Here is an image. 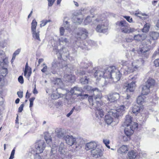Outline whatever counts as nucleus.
Instances as JSON below:
<instances>
[{
  "mask_svg": "<svg viewBox=\"0 0 159 159\" xmlns=\"http://www.w3.org/2000/svg\"><path fill=\"white\" fill-rule=\"evenodd\" d=\"M44 139L47 143H49L51 142V138L49 135H45Z\"/></svg>",
  "mask_w": 159,
  "mask_h": 159,
  "instance_id": "nucleus-44",
  "label": "nucleus"
},
{
  "mask_svg": "<svg viewBox=\"0 0 159 159\" xmlns=\"http://www.w3.org/2000/svg\"><path fill=\"white\" fill-rule=\"evenodd\" d=\"M59 65V63H56L55 61H53L52 64V68L53 69H58V65Z\"/></svg>",
  "mask_w": 159,
  "mask_h": 159,
  "instance_id": "nucleus-47",
  "label": "nucleus"
},
{
  "mask_svg": "<svg viewBox=\"0 0 159 159\" xmlns=\"http://www.w3.org/2000/svg\"><path fill=\"white\" fill-rule=\"evenodd\" d=\"M131 125V126L134 128H137L138 127V124L132 121V117L129 115H126L125 119V121L123 124V126H128Z\"/></svg>",
  "mask_w": 159,
  "mask_h": 159,
  "instance_id": "nucleus-12",
  "label": "nucleus"
},
{
  "mask_svg": "<svg viewBox=\"0 0 159 159\" xmlns=\"http://www.w3.org/2000/svg\"><path fill=\"white\" fill-rule=\"evenodd\" d=\"M124 17L129 22L131 23L132 22V18H130V17L125 16H124Z\"/></svg>",
  "mask_w": 159,
  "mask_h": 159,
  "instance_id": "nucleus-52",
  "label": "nucleus"
},
{
  "mask_svg": "<svg viewBox=\"0 0 159 159\" xmlns=\"http://www.w3.org/2000/svg\"><path fill=\"white\" fill-rule=\"evenodd\" d=\"M135 15L140 18H141L142 16H144L145 15V14L143 13L139 12H136L135 13Z\"/></svg>",
  "mask_w": 159,
  "mask_h": 159,
  "instance_id": "nucleus-49",
  "label": "nucleus"
},
{
  "mask_svg": "<svg viewBox=\"0 0 159 159\" xmlns=\"http://www.w3.org/2000/svg\"><path fill=\"white\" fill-rule=\"evenodd\" d=\"M107 99L111 102H112L117 100L120 98L119 94L116 92L111 93L107 96Z\"/></svg>",
  "mask_w": 159,
  "mask_h": 159,
  "instance_id": "nucleus-16",
  "label": "nucleus"
},
{
  "mask_svg": "<svg viewBox=\"0 0 159 159\" xmlns=\"http://www.w3.org/2000/svg\"><path fill=\"white\" fill-rule=\"evenodd\" d=\"M149 24L148 23H146L144 25L143 28L142 29V31L145 33L147 32L149 30Z\"/></svg>",
  "mask_w": 159,
  "mask_h": 159,
  "instance_id": "nucleus-42",
  "label": "nucleus"
},
{
  "mask_svg": "<svg viewBox=\"0 0 159 159\" xmlns=\"http://www.w3.org/2000/svg\"><path fill=\"white\" fill-rule=\"evenodd\" d=\"M96 18L95 20V24L98 23L96 28V31L98 32L105 33L108 29V22L105 17L102 16H95Z\"/></svg>",
  "mask_w": 159,
  "mask_h": 159,
  "instance_id": "nucleus-4",
  "label": "nucleus"
},
{
  "mask_svg": "<svg viewBox=\"0 0 159 159\" xmlns=\"http://www.w3.org/2000/svg\"><path fill=\"white\" fill-rule=\"evenodd\" d=\"M150 36L152 38V39L151 38H149V39L152 40V44L154 43L155 45V41H154V43H152V41L153 40H157L158 39L159 37V33L156 32H151L149 33ZM147 39H148L147 38Z\"/></svg>",
  "mask_w": 159,
  "mask_h": 159,
  "instance_id": "nucleus-22",
  "label": "nucleus"
},
{
  "mask_svg": "<svg viewBox=\"0 0 159 159\" xmlns=\"http://www.w3.org/2000/svg\"><path fill=\"white\" fill-rule=\"evenodd\" d=\"M56 0H48V6L49 7L52 6Z\"/></svg>",
  "mask_w": 159,
  "mask_h": 159,
  "instance_id": "nucleus-50",
  "label": "nucleus"
},
{
  "mask_svg": "<svg viewBox=\"0 0 159 159\" xmlns=\"http://www.w3.org/2000/svg\"><path fill=\"white\" fill-rule=\"evenodd\" d=\"M134 40V38L128 37L126 38V41L127 42L129 43L131 42Z\"/></svg>",
  "mask_w": 159,
  "mask_h": 159,
  "instance_id": "nucleus-58",
  "label": "nucleus"
},
{
  "mask_svg": "<svg viewBox=\"0 0 159 159\" xmlns=\"http://www.w3.org/2000/svg\"><path fill=\"white\" fill-rule=\"evenodd\" d=\"M89 79L87 77L81 78L80 79V82L82 84H88L89 81Z\"/></svg>",
  "mask_w": 159,
  "mask_h": 159,
  "instance_id": "nucleus-38",
  "label": "nucleus"
},
{
  "mask_svg": "<svg viewBox=\"0 0 159 159\" xmlns=\"http://www.w3.org/2000/svg\"><path fill=\"white\" fill-rule=\"evenodd\" d=\"M23 92L22 91H19L17 92V94L18 97L20 98H21L23 97Z\"/></svg>",
  "mask_w": 159,
  "mask_h": 159,
  "instance_id": "nucleus-57",
  "label": "nucleus"
},
{
  "mask_svg": "<svg viewBox=\"0 0 159 159\" xmlns=\"http://www.w3.org/2000/svg\"><path fill=\"white\" fill-rule=\"evenodd\" d=\"M64 81L70 82H72L75 80L74 76L71 74H66L64 76Z\"/></svg>",
  "mask_w": 159,
  "mask_h": 159,
  "instance_id": "nucleus-23",
  "label": "nucleus"
},
{
  "mask_svg": "<svg viewBox=\"0 0 159 159\" xmlns=\"http://www.w3.org/2000/svg\"><path fill=\"white\" fill-rule=\"evenodd\" d=\"M18 81L21 84H23L24 83V79L22 76H20L18 78Z\"/></svg>",
  "mask_w": 159,
  "mask_h": 159,
  "instance_id": "nucleus-51",
  "label": "nucleus"
},
{
  "mask_svg": "<svg viewBox=\"0 0 159 159\" xmlns=\"http://www.w3.org/2000/svg\"><path fill=\"white\" fill-rule=\"evenodd\" d=\"M43 68L41 69V71L43 73H45L47 71L48 68L47 66L45 63H43L42 65Z\"/></svg>",
  "mask_w": 159,
  "mask_h": 159,
  "instance_id": "nucleus-46",
  "label": "nucleus"
},
{
  "mask_svg": "<svg viewBox=\"0 0 159 159\" xmlns=\"http://www.w3.org/2000/svg\"><path fill=\"white\" fill-rule=\"evenodd\" d=\"M88 32L85 29H82L77 34V37L82 39H85L87 36Z\"/></svg>",
  "mask_w": 159,
  "mask_h": 159,
  "instance_id": "nucleus-18",
  "label": "nucleus"
},
{
  "mask_svg": "<svg viewBox=\"0 0 159 159\" xmlns=\"http://www.w3.org/2000/svg\"><path fill=\"white\" fill-rule=\"evenodd\" d=\"M55 84L58 85L59 87L61 88L63 86V83L60 78H57L55 80Z\"/></svg>",
  "mask_w": 159,
  "mask_h": 159,
  "instance_id": "nucleus-34",
  "label": "nucleus"
},
{
  "mask_svg": "<svg viewBox=\"0 0 159 159\" xmlns=\"http://www.w3.org/2000/svg\"><path fill=\"white\" fill-rule=\"evenodd\" d=\"M141 94L143 95L148 94L150 92V88L147 85H144L142 86Z\"/></svg>",
  "mask_w": 159,
  "mask_h": 159,
  "instance_id": "nucleus-27",
  "label": "nucleus"
},
{
  "mask_svg": "<svg viewBox=\"0 0 159 159\" xmlns=\"http://www.w3.org/2000/svg\"><path fill=\"white\" fill-rule=\"evenodd\" d=\"M116 25L118 26L121 31L124 33L129 34L135 31V29L130 27L128 23L125 20L117 21L116 23Z\"/></svg>",
  "mask_w": 159,
  "mask_h": 159,
  "instance_id": "nucleus-6",
  "label": "nucleus"
},
{
  "mask_svg": "<svg viewBox=\"0 0 159 159\" xmlns=\"http://www.w3.org/2000/svg\"><path fill=\"white\" fill-rule=\"evenodd\" d=\"M86 89L88 90H91L93 92V95L88 98L90 108L96 110L95 116L97 117L98 119L102 117L104 114L102 110L100 108L102 104L100 100L102 97L101 92L96 88L92 89L89 86H88Z\"/></svg>",
  "mask_w": 159,
  "mask_h": 159,
  "instance_id": "nucleus-3",
  "label": "nucleus"
},
{
  "mask_svg": "<svg viewBox=\"0 0 159 159\" xmlns=\"http://www.w3.org/2000/svg\"><path fill=\"white\" fill-rule=\"evenodd\" d=\"M57 150V148L56 144H54V145L52 146L50 156L51 159H63L65 158H72V156L68 152H66L67 153L65 154L62 157H59L56 154Z\"/></svg>",
  "mask_w": 159,
  "mask_h": 159,
  "instance_id": "nucleus-10",
  "label": "nucleus"
},
{
  "mask_svg": "<svg viewBox=\"0 0 159 159\" xmlns=\"http://www.w3.org/2000/svg\"><path fill=\"white\" fill-rule=\"evenodd\" d=\"M128 155L129 157L132 158H135L136 156V153L133 150L129 152L128 154Z\"/></svg>",
  "mask_w": 159,
  "mask_h": 159,
  "instance_id": "nucleus-37",
  "label": "nucleus"
},
{
  "mask_svg": "<svg viewBox=\"0 0 159 159\" xmlns=\"http://www.w3.org/2000/svg\"><path fill=\"white\" fill-rule=\"evenodd\" d=\"M20 51V49H18L16 50L13 54L12 59L11 60V62H13V61L15 60L16 56L19 54Z\"/></svg>",
  "mask_w": 159,
  "mask_h": 159,
  "instance_id": "nucleus-40",
  "label": "nucleus"
},
{
  "mask_svg": "<svg viewBox=\"0 0 159 159\" xmlns=\"http://www.w3.org/2000/svg\"><path fill=\"white\" fill-rule=\"evenodd\" d=\"M57 136L59 137L63 138L67 144L70 146H72L75 143L76 139L75 138L73 137L72 135H67L64 136L62 133V129H60L58 130Z\"/></svg>",
  "mask_w": 159,
  "mask_h": 159,
  "instance_id": "nucleus-9",
  "label": "nucleus"
},
{
  "mask_svg": "<svg viewBox=\"0 0 159 159\" xmlns=\"http://www.w3.org/2000/svg\"><path fill=\"white\" fill-rule=\"evenodd\" d=\"M51 21L50 20H44L41 21L40 25L41 27H42L43 26L47 24L48 22Z\"/></svg>",
  "mask_w": 159,
  "mask_h": 159,
  "instance_id": "nucleus-41",
  "label": "nucleus"
},
{
  "mask_svg": "<svg viewBox=\"0 0 159 159\" xmlns=\"http://www.w3.org/2000/svg\"><path fill=\"white\" fill-rule=\"evenodd\" d=\"M124 126L125 127L124 130L125 134L128 137H130L133 134L134 129L136 128L131 126V125L130 126L129 125Z\"/></svg>",
  "mask_w": 159,
  "mask_h": 159,
  "instance_id": "nucleus-17",
  "label": "nucleus"
},
{
  "mask_svg": "<svg viewBox=\"0 0 159 159\" xmlns=\"http://www.w3.org/2000/svg\"><path fill=\"white\" fill-rule=\"evenodd\" d=\"M15 153V150L13 149L11 151L10 157L14 158V155Z\"/></svg>",
  "mask_w": 159,
  "mask_h": 159,
  "instance_id": "nucleus-62",
  "label": "nucleus"
},
{
  "mask_svg": "<svg viewBox=\"0 0 159 159\" xmlns=\"http://www.w3.org/2000/svg\"><path fill=\"white\" fill-rule=\"evenodd\" d=\"M79 96L80 97V98L84 99L87 98L88 97V95L87 94L83 95L82 93H79L77 97Z\"/></svg>",
  "mask_w": 159,
  "mask_h": 159,
  "instance_id": "nucleus-48",
  "label": "nucleus"
},
{
  "mask_svg": "<svg viewBox=\"0 0 159 159\" xmlns=\"http://www.w3.org/2000/svg\"><path fill=\"white\" fill-rule=\"evenodd\" d=\"M154 64L156 67L159 66V59H156L155 60Z\"/></svg>",
  "mask_w": 159,
  "mask_h": 159,
  "instance_id": "nucleus-54",
  "label": "nucleus"
},
{
  "mask_svg": "<svg viewBox=\"0 0 159 159\" xmlns=\"http://www.w3.org/2000/svg\"><path fill=\"white\" fill-rule=\"evenodd\" d=\"M24 107V105L22 104H21L20 106L18 108V111L19 112H22L23 110V108Z\"/></svg>",
  "mask_w": 159,
  "mask_h": 159,
  "instance_id": "nucleus-56",
  "label": "nucleus"
},
{
  "mask_svg": "<svg viewBox=\"0 0 159 159\" xmlns=\"http://www.w3.org/2000/svg\"><path fill=\"white\" fill-rule=\"evenodd\" d=\"M58 151L61 155V157H62L65 154L67 153L66 152V149L63 143H61L59 147Z\"/></svg>",
  "mask_w": 159,
  "mask_h": 159,
  "instance_id": "nucleus-26",
  "label": "nucleus"
},
{
  "mask_svg": "<svg viewBox=\"0 0 159 159\" xmlns=\"http://www.w3.org/2000/svg\"><path fill=\"white\" fill-rule=\"evenodd\" d=\"M156 25L158 29H159V19L157 20Z\"/></svg>",
  "mask_w": 159,
  "mask_h": 159,
  "instance_id": "nucleus-64",
  "label": "nucleus"
},
{
  "mask_svg": "<svg viewBox=\"0 0 159 159\" xmlns=\"http://www.w3.org/2000/svg\"><path fill=\"white\" fill-rule=\"evenodd\" d=\"M63 25L66 28V29H68L69 27V24L68 21L65 20V19H64Z\"/></svg>",
  "mask_w": 159,
  "mask_h": 159,
  "instance_id": "nucleus-45",
  "label": "nucleus"
},
{
  "mask_svg": "<svg viewBox=\"0 0 159 159\" xmlns=\"http://www.w3.org/2000/svg\"><path fill=\"white\" fill-rule=\"evenodd\" d=\"M123 139L125 141H127L130 139L129 137L124 136L123 137Z\"/></svg>",
  "mask_w": 159,
  "mask_h": 159,
  "instance_id": "nucleus-59",
  "label": "nucleus"
},
{
  "mask_svg": "<svg viewBox=\"0 0 159 159\" xmlns=\"http://www.w3.org/2000/svg\"><path fill=\"white\" fill-rule=\"evenodd\" d=\"M37 23L35 19L33 20L31 23V32L33 38L35 39L40 41L39 37L40 31L36 30Z\"/></svg>",
  "mask_w": 159,
  "mask_h": 159,
  "instance_id": "nucleus-11",
  "label": "nucleus"
},
{
  "mask_svg": "<svg viewBox=\"0 0 159 159\" xmlns=\"http://www.w3.org/2000/svg\"><path fill=\"white\" fill-rule=\"evenodd\" d=\"M75 108V107H74L69 112V113H68V114H67L66 116L67 117H69L73 113L74 109Z\"/></svg>",
  "mask_w": 159,
  "mask_h": 159,
  "instance_id": "nucleus-60",
  "label": "nucleus"
},
{
  "mask_svg": "<svg viewBox=\"0 0 159 159\" xmlns=\"http://www.w3.org/2000/svg\"><path fill=\"white\" fill-rule=\"evenodd\" d=\"M125 86L127 87L126 89L127 92H133L134 91L135 87V82H132L130 84H127Z\"/></svg>",
  "mask_w": 159,
  "mask_h": 159,
  "instance_id": "nucleus-25",
  "label": "nucleus"
},
{
  "mask_svg": "<svg viewBox=\"0 0 159 159\" xmlns=\"http://www.w3.org/2000/svg\"><path fill=\"white\" fill-rule=\"evenodd\" d=\"M91 63L89 62L87 60L83 61L80 63V66L82 68H86L91 66Z\"/></svg>",
  "mask_w": 159,
  "mask_h": 159,
  "instance_id": "nucleus-29",
  "label": "nucleus"
},
{
  "mask_svg": "<svg viewBox=\"0 0 159 159\" xmlns=\"http://www.w3.org/2000/svg\"><path fill=\"white\" fill-rule=\"evenodd\" d=\"M135 51L134 49L133 48L126 55L129 60L121 61V64L123 69H122L120 71L125 75L130 74L139 70L144 63V61L142 58L135 59Z\"/></svg>",
  "mask_w": 159,
  "mask_h": 159,
  "instance_id": "nucleus-1",
  "label": "nucleus"
},
{
  "mask_svg": "<svg viewBox=\"0 0 159 159\" xmlns=\"http://www.w3.org/2000/svg\"><path fill=\"white\" fill-rule=\"evenodd\" d=\"M142 109L141 108L136 105H134L132 108V111L134 113L138 114L139 113Z\"/></svg>",
  "mask_w": 159,
  "mask_h": 159,
  "instance_id": "nucleus-31",
  "label": "nucleus"
},
{
  "mask_svg": "<svg viewBox=\"0 0 159 159\" xmlns=\"http://www.w3.org/2000/svg\"><path fill=\"white\" fill-rule=\"evenodd\" d=\"M155 83V80L153 79L149 78L146 83L145 85H147V86L150 88L154 85Z\"/></svg>",
  "mask_w": 159,
  "mask_h": 159,
  "instance_id": "nucleus-30",
  "label": "nucleus"
},
{
  "mask_svg": "<svg viewBox=\"0 0 159 159\" xmlns=\"http://www.w3.org/2000/svg\"><path fill=\"white\" fill-rule=\"evenodd\" d=\"M31 69L26 70V71L25 70L24 72V75L26 78L29 79L31 75Z\"/></svg>",
  "mask_w": 159,
  "mask_h": 159,
  "instance_id": "nucleus-35",
  "label": "nucleus"
},
{
  "mask_svg": "<svg viewBox=\"0 0 159 159\" xmlns=\"http://www.w3.org/2000/svg\"><path fill=\"white\" fill-rule=\"evenodd\" d=\"M112 116L116 118V116L113 113L111 110H110L108 113L107 115L105 116V122L108 125H110L113 121V118Z\"/></svg>",
  "mask_w": 159,
  "mask_h": 159,
  "instance_id": "nucleus-15",
  "label": "nucleus"
},
{
  "mask_svg": "<svg viewBox=\"0 0 159 159\" xmlns=\"http://www.w3.org/2000/svg\"><path fill=\"white\" fill-rule=\"evenodd\" d=\"M91 152L92 156L96 158L101 157L103 154V152L102 149L98 147L92 150Z\"/></svg>",
  "mask_w": 159,
  "mask_h": 159,
  "instance_id": "nucleus-13",
  "label": "nucleus"
},
{
  "mask_svg": "<svg viewBox=\"0 0 159 159\" xmlns=\"http://www.w3.org/2000/svg\"><path fill=\"white\" fill-rule=\"evenodd\" d=\"M51 96L52 98L54 99H57L61 97V94L57 92L53 93Z\"/></svg>",
  "mask_w": 159,
  "mask_h": 159,
  "instance_id": "nucleus-36",
  "label": "nucleus"
},
{
  "mask_svg": "<svg viewBox=\"0 0 159 159\" xmlns=\"http://www.w3.org/2000/svg\"><path fill=\"white\" fill-rule=\"evenodd\" d=\"M81 42L83 43V41H81L80 42L77 41L76 42V44L78 47H80L82 49H85L86 48V45H84V44L81 43Z\"/></svg>",
  "mask_w": 159,
  "mask_h": 159,
  "instance_id": "nucleus-39",
  "label": "nucleus"
},
{
  "mask_svg": "<svg viewBox=\"0 0 159 159\" xmlns=\"http://www.w3.org/2000/svg\"><path fill=\"white\" fill-rule=\"evenodd\" d=\"M103 143H104L105 146L109 149L110 148V146L108 145L110 143V141L109 139H105L103 140Z\"/></svg>",
  "mask_w": 159,
  "mask_h": 159,
  "instance_id": "nucleus-43",
  "label": "nucleus"
},
{
  "mask_svg": "<svg viewBox=\"0 0 159 159\" xmlns=\"http://www.w3.org/2000/svg\"><path fill=\"white\" fill-rule=\"evenodd\" d=\"M7 44L6 42H3L0 43V46L2 48H4L7 46Z\"/></svg>",
  "mask_w": 159,
  "mask_h": 159,
  "instance_id": "nucleus-55",
  "label": "nucleus"
},
{
  "mask_svg": "<svg viewBox=\"0 0 159 159\" xmlns=\"http://www.w3.org/2000/svg\"><path fill=\"white\" fill-rule=\"evenodd\" d=\"M154 47V44H152V40L151 39H147L142 43L138 52L143 57L147 58L149 55V51Z\"/></svg>",
  "mask_w": 159,
  "mask_h": 159,
  "instance_id": "nucleus-5",
  "label": "nucleus"
},
{
  "mask_svg": "<svg viewBox=\"0 0 159 159\" xmlns=\"http://www.w3.org/2000/svg\"><path fill=\"white\" fill-rule=\"evenodd\" d=\"M98 147V144L97 142L95 141L87 143L85 145V148L87 150L90 149H93Z\"/></svg>",
  "mask_w": 159,
  "mask_h": 159,
  "instance_id": "nucleus-19",
  "label": "nucleus"
},
{
  "mask_svg": "<svg viewBox=\"0 0 159 159\" xmlns=\"http://www.w3.org/2000/svg\"><path fill=\"white\" fill-rule=\"evenodd\" d=\"M83 16L81 14H80L78 16H76L74 18V22L78 24H80L83 21Z\"/></svg>",
  "mask_w": 159,
  "mask_h": 159,
  "instance_id": "nucleus-28",
  "label": "nucleus"
},
{
  "mask_svg": "<svg viewBox=\"0 0 159 159\" xmlns=\"http://www.w3.org/2000/svg\"><path fill=\"white\" fill-rule=\"evenodd\" d=\"M59 42L60 44H66L69 42L68 40L66 37H62L59 38Z\"/></svg>",
  "mask_w": 159,
  "mask_h": 159,
  "instance_id": "nucleus-32",
  "label": "nucleus"
},
{
  "mask_svg": "<svg viewBox=\"0 0 159 159\" xmlns=\"http://www.w3.org/2000/svg\"><path fill=\"white\" fill-rule=\"evenodd\" d=\"M35 147L37 153L34 156V159H42L39 153L43 152L45 149L46 144L44 141L43 140L37 141L35 143Z\"/></svg>",
  "mask_w": 159,
  "mask_h": 159,
  "instance_id": "nucleus-8",
  "label": "nucleus"
},
{
  "mask_svg": "<svg viewBox=\"0 0 159 159\" xmlns=\"http://www.w3.org/2000/svg\"><path fill=\"white\" fill-rule=\"evenodd\" d=\"M94 16H92L91 17L90 16H88L86 17L84 20V23L85 25H87L89 24L92 20H93V18Z\"/></svg>",
  "mask_w": 159,
  "mask_h": 159,
  "instance_id": "nucleus-33",
  "label": "nucleus"
},
{
  "mask_svg": "<svg viewBox=\"0 0 159 159\" xmlns=\"http://www.w3.org/2000/svg\"><path fill=\"white\" fill-rule=\"evenodd\" d=\"M65 29L63 27H61L60 29V35L62 36L64 34Z\"/></svg>",
  "mask_w": 159,
  "mask_h": 159,
  "instance_id": "nucleus-53",
  "label": "nucleus"
},
{
  "mask_svg": "<svg viewBox=\"0 0 159 159\" xmlns=\"http://www.w3.org/2000/svg\"><path fill=\"white\" fill-rule=\"evenodd\" d=\"M129 147L126 145H122L118 147L117 149L118 154L124 155L127 154L129 150Z\"/></svg>",
  "mask_w": 159,
  "mask_h": 159,
  "instance_id": "nucleus-14",
  "label": "nucleus"
},
{
  "mask_svg": "<svg viewBox=\"0 0 159 159\" xmlns=\"http://www.w3.org/2000/svg\"><path fill=\"white\" fill-rule=\"evenodd\" d=\"M79 73L80 75H83L86 74V73L84 71L81 70L79 71Z\"/></svg>",
  "mask_w": 159,
  "mask_h": 159,
  "instance_id": "nucleus-61",
  "label": "nucleus"
},
{
  "mask_svg": "<svg viewBox=\"0 0 159 159\" xmlns=\"http://www.w3.org/2000/svg\"><path fill=\"white\" fill-rule=\"evenodd\" d=\"M94 76L97 80L102 78V80L105 83L104 85L108 83H112L119 81L121 76L120 72L116 69L115 67H110L107 69L96 70L94 73Z\"/></svg>",
  "mask_w": 159,
  "mask_h": 159,
  "instance_id": "nucleus-2",
  "label": "nucleus"
},
{
  "mask_svg": "<svg viewBox=\"0 0 159 159\" xmlns=\"http://www.w3.org/2000/svg\"><path fill=\"white\" fill-rule=\"evenodd\" d=\"M131 102L130 101H125L124 102L125 106L122 105L118 107L116 110H111L116 116V118H118L124 113L125 110L127 109L130 105Z\"/></svg>",
  "mask_w": 159,
  "mask_h": 159,
  "instance_id": "nucleus-7",
  "label": "nucleus"
},
{
  "mask_svg": "<svg viewBox=\"0 0 159 159\" xmlns=\"http://www.w3.org/2000/svg\"><path fill=\"white\" fill-rule=\"evenodd\" d=\"M146 38V36L144 34H138L134 36V40L136 42H141L145 40Z\"/></svg>",
  "mask_w": 159,
  "mask_h": 159,
  "instance_id": "nucleus-20",
  "label": "nucleus"
},
{
  "mask_svg": "<svg viewBox=\"0 0 159 159\" xmlns=\"http://www.w3.org/2000/svg\"><path fill=\"white\" fill-rule=\"evenodd\" d=\"M30 69H31V68L29 67L28 63H26V64L25 65V71H26V70H30Z\"/></svg>",
  "mask_w": 159,
  "mask_h": 159,
  "instance_id": "nucleus-63",
  "label": "nucleus"
},
{
  "mask_svg": "<svg viewBox=\"0 0 159 159\" xmlns=\"http://www.w3.org/2000/svg\"><path fill=\"white\" fill-rule=\"evenodd\" d=\"M136 101L138 104L142 105L146 102V98L143 95L139 96L136 99Z\"/></svg>",
  "mask_w": 159,
  "mask_h": 159,
  "instance_id": "nucleus-24",
  "label": "nucleus"
},
{
  "mask_svg": "<svg viewBox=\"0 0 159 159\" xmlns=\"http://www.w3.org/2000/svg\"><path fill=\"white\" fill-rule=\"evenodd\" d=\"M83 91V89L81 88L75 87L71 89L70 92L72 95H76V96L77 97L78 95L79 94L78 92H82Z\"/></svg>",
  "mask_w": 159,
  "mask_h": 159,
  "instance_id": "nucleus-21",
  "label": "nucleus"
}]
</instances>
